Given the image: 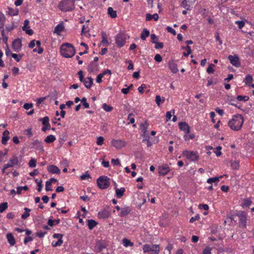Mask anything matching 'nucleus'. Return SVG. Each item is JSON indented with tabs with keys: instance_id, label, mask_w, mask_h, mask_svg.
<instances>
[{
	"instance_id": "1",
	"label": "nucleus",
	"mask_w": 254,
	"mask_h": 254,
	"mask_svg": "<svg viewBox=\"0 0 254 254\" xmlns=\"http://www.w3.org/2000/svg\"><path fill=\"white\" fill-rule=\"evenodd\" d=\"M244 123V118L242 115H234L228 122V126L231 129L238 131L241 129Z\"/></svg>"
},
{
	"instance_id": "2",
	"label": "nucleus",
	"mask_w": 254,
	"mask_h": 254,
	"mask_svg": "<svg viewBox=\"0 0 254 254\" xmlns=\"http://www.w3.org/2000/svg\"><path fill=\"white\" fill-rule=\"evenodd\" d=\"M61 55L64 58H70L75 53V50L74 47L70 43H64L61 47Z\"/></svg>"
},
{
	"instance_id": "3",
	"label": "nucleus",
	"mask_w": 254,
	"mask_h": 254,
	"mask_svg": "<svg viewBox=\"0 0 254 254\" xmlns=\"http://www.w3.org/2000/svg\"><path fill=\"white\" fill-rule=\"evenodd\" d=\"M59 7L62 11H71L74 9V1L72 0H62L59 4Z\"/></svg>"
},
{
	"instance_id": "4",
	"label": "nucleus",
	"mask_w": 254,
	"mask_h": 254,
	"mask_svg": "<svg viewBox=\"0 0 254 254\" xmlns=\"http://www.w3.org/2000/svg\"><path fill=\"white\" fill-rule=\"evenodd\" d=\"M97 184L100 189H106L110 185V179L107 176H101L97 179Z\"/></svg>"
},
{
	"instance_id": "5",
	"label": "nucleus",
	"mask_w": 254,
	"mask_h": 254,
	"mask_svg": "<svg viewBox=\"0 0 254 254\" xmlns=\"http://www.w3.org/2000/svg\"><path fill=\"white\" fill-rule=\"evenodd\" d=\"M236 216L239 218V224L241 227L246 228L247 214L244 211H237Z\"/></svg>"
},
{
	"instance_id": "6",
	"label": "nucleus",
	"mask_w": 254,
	"mask_h": 254,
	"mask_svg": "<svg viewBox=\"0 0 254 254\" xmlns=\"http://www.w3.org/2000/svg\"><path fill=\"white\" fill-rule=\"evenodd\" d=\"M144 253L151 252L153 254H158L159 253L158 245L145 244L143 247Z\"/></svg>"
},
{
	"instance_id": "7",
	"label": "nucleus",
	"mask_w": 254,
	"mask_h": 254,
	"mask_svg": "<svg viewBox=\"0 0 254 254\" xmlns=\"http://www.w3.org/2000/svg\"><path fill=\"white\" fill-rule=\"evenodd\" d=\"M126 39L125 35L123 33H119L115 37V42L119 48H121L125 45Z\"/></svg>"
},
{
	"instance_id": "8",
	"label": "nucleus",
	"mask_w": 254,
	"mask_h": 254,
	"mask_svg": "<svg viewBox=\"0 0 254 254\" xmlns=\"http://www.w3.org/2000/svg\"><path fill=\"white\" fill-rule=\"evenodd\" d=\"M111 143L112 145L117 149H120L127 145V142L124 139H113Z\"/></svg>"
},
{
	"instance_id": "9",
	"label": "nucleus",
	"mask_w": 254,
	"mask_h": 254,
	"mask_svg": "<svg viewBox=\"0 0 254 254\" xmlns=\"http://www.w3.org/2000/svg\"><path fill=\"white\" fill-rule=\"evenodd\" d=\"M183 154L187 157V158L191 161H195L198 158L197 153L193 151H184Z\"/></svg>"
},
{
	"instance_id": "10",
	"label": "nucleus",
	"mask_w": 254,
	"mask_h": 254,
	"mask_svg": "<svg viewBox=\"0 0 254 254\" xmlns=\"http://www.w3.org/2000/svg\"><path fill=\"white\" fill-rule=\"evenodd\" d=\"M228 59L233 65L237 67L240 66L241 64L240 62V59L237 55H234L233 56L229 55Z\"/></svg>"
},
{
	"instance_id": "11",
	"label": "nucleus",
	"mask_w": 254,
	"mask_h": 254,
	"mask_svg": "<svg viewBox=\"0 0 254 254\" xmlns=\"http://www.w3.org/2000/svg\"><path fill=\"white\" fill-rule=\"evenodd\" d=\"M22 42L21 40L19 38L15 39L13 40L12 44V48L16 52H18L21 50Z\"/></svg>"
},
{
	"instance_id": "12",
	"label": "nucleus",
	"mask_w": 254,
	"mask_h": 254,
	"mask_svg": "<svg viewBox=\"0 0 254 254\" xmlns=\"http://www.w3.org/2000/svg\"><path fill=\"white\" fill-rule=\"evenodd\" d=\"M18 163L19 161L18 157L16 155H13L9 159L8 163L5 164V168L12 167L14 165H18Z\"/></svg>"
},
{
	"instance_id": "13",
	"label": "nucleus",
	"mask_w": 254,
	"mask_h": 254,
	"mask_svg": "<svg viewBox=\"0 0 254 254\" xmlns=\"http://www.w3.org/2000/svg\"><path fill=\"white\" fill-rule=\"evenodd\" d=\"M170 171V169L167 164H163L158 167V173L160 175L165 176Z\"/></svg>"
},
{
	"instance_id": "14",
	"label": "nucleus",
	"mask_w": 254,
	"mask_h": 254,
	"mask_svg": "<svg viewBox=\"0 0 254 254\" xmlns=\"http://www.w3.org/2000/svg\"><path fill=\"white\" fill-rule=\"evenodd\" d=\"M111 213L110 211L107 209H104L102 211H100L98 213V217L99 219H107L109 217Z\"/></svg>"
},
{
	"instance_id": "15",
	"label": "nucleus",
	"mask_w": 254,
	"mask_h": 254,
	"mask_svg": "<svg viewBox=\"0 0 254 254\" xmlns=\"http://www.w3.org/2000/svg\"><path fill=\"white\" fill-rule=\"evenodd\" d=\"M179 127L180 130L184 131L186 133H189L190 132V128L188 124L186 122H180Z\"/></svg>"
},
{
	"instance_id": "16",
	"label": "nucleus",
	"mask_w": 254,
	"mask_h": 254,
	"mask_svg": "<svg viewBox=\"0 0 254 254\" xmlns=\"http://www.w3.org/2000/svg\"><path fill=\"white\" fill-rule=\"evenodd\" d=\"M29 23V21L28 20L26 19L24 20L22 30L25 31L26 34L29 35H32L33 34V31L32 29H30L29 26H28Z\"/></svg>"
},
{
	"instance_id": "17",
	"label": "nucleus",
	"mask_w": 254,
	"mask_h": 254,
	"mask_svg": "<svg viewBox=\"0 0 254 254\" xmlns=\"http://www.w3.org/2000/svg\"><path fill=\"white\" fill-rule=\"evenodd\" d=\"M32 144L33 145V147L35 148L36 149L41 150V151H44V147L43 146V143L41 141H39L38 139L34 140L32 143Z\"/></svg>"
},
{
	"instance_id": "18",
	"label": "nucleus",
	"mask_w": 254,
	"mask_h": 254,
	"mask_svg": "<svg viewBox=\"0 0 254 254\" xmlns=\"http://www.w3.org/2000/svg\"><path fill=\"white\" fill-rule=\"evenodd\" d=\"M9 132L8 130H5L2 133L1 143L3 145L7 144V141L9 139Z\"/></svg>"
},
{
	"instance_id": "19",
	"label": "nucleus",
	"mask_w": 254,
	"mask_h": 254,
	"mask_svg": "<svg viewBox=\"0 0 254 254\" xmlns=\"http://www.w3.org/2000/svg\"><path fill=\"white\" fill-rule=\"evenodd\" d=\"M169 69L173 73H176L178 71L177 64L173 61H169L168 63Z\"/></svg>"
},
{
	"instance_id": "20",
	"label": "nucleus",
	"mask_w": 254,
	"mask_h": 254,
	"mask_svg": "<svg viewBox=\"0 0 254 254\" xmlns=\"http://www.w3.org/2000/svg\"><path fill=\"white\" fill-rule=\"evenodd\" d=\"M95 246L97 248L98 253H101L103 249L106 248V244L101 240H99L96 242Z\"/></svg>"
},
{
	"instance_id": "21",
	"label": "nucleus",
	"mask_w": 254,
	"mask_h": 254,
	"mask_svg": "<svg viewBox=\"0 0 254 254\" xmlns=\"http://www.w3.org/2000/svg\"><path fill=\"white\" fill-rule=\"evenodd\" d=\"M48 171L52 174H60L61 171L58 167L54 165H50L47 168Z\"/></svg>"
},
{
	"instance_id": "22",
	"label": "nucleus",
	"mask_w": 254,
	"mask_h": 254,
	"mask_svg": "<svg viewBox=\"0 0 254 254\" xmlns=\"http://www.w3.org/2000/svg\"><path fill=\"white\" fill-rule=\"evenodd\" d=\"M82 82L87 88L89 89L93 84V79L91 77H88L85 78Z\"/></svg>"
},
{
	"instance_id": "23",
	"label": "nucleus",
	"mask_w": 254,
	"mask_h": 254,
	"mask_svg": "<svg viewBox=\"0 0 254 254\" xmlns=\"http://www.w3.org/2000/svg\"><path fill=\"white\" fill-rule=\"evenodd\" d=\"M131 209L129 207H125L121 209L120 214L121 217H126L131 212Z\"/></svg>"
},
{
	"instance_id": "24",
	"label": "nucleus",
	"mask_w": 254,
	"mask_h": 254,
	"mask_svg": "<svg viewBox=\"0 0 254 254\" xmlns=\"http://www.w3.org/2000/svg\"><path fill=\"white\" fill-rule=\"evenodd\" d=\"M64 29V25L63 22L58 24L55 28L54 33L60 35L62 31Z\"/></svg>"
},
{
	"instance_id": "25",
	"label": "nucleus",
	"mask_w": 254,
	"mask_h": 254,
	"mask_svg": "<svg viewBox=\"0 0 254 254\" xmlns=\"http://www.w3.org/2000/svg\"><path fill=\"white\" fill-rule=\"evenodd\" d=\"M252 203V200L249 198H245L243 200V202L241 204V206L243 208H245L246 207H249Z\"/></svg>"
},
{
	"instance_id": "26",
	"label": "nucleus",
	"mask_w": 254,
	"mask_h": 254,
	"mask_svg": "<svg viewBox=\"0 0 254 254\" xmlns=\"http://www.w3.org/2000/svg\"><path fill=\"white\" fill-rule=\"evenodd\" d=\"M223 177L222 176H220L218 177L210 178L207 180V183L211 184L212 183H214L215 186L217 185L218 182L219 181L220 179Z\"/></svg>"
},
{
	"instance_id": "27",
	"label": "nucleus",
	"mask_w": 254,
	"mask_h": 254,
	"mask_svg": "<svg viewBox=\"0 0 254 254\" xmlns=\"http://www.w3.org/2000/svg\"><path fill=\"white\" fill-rule=\"evenodd\" d=\"M6 239L8 243L11 246H14L15 244V239L11 233H8L6 235Z\"/></svg>"
},
{
	"instance_id": "28",
	"label": "nucleus",
	"mask_w": 254,
	"mask_h": 254,
	"mask_svg": "<svg viewBox=\"0 0 254 254\" xmlns=\"http://www.w3.org/2000/svg\"><path fill=\"white\" fill-rule=\"evenodd\" d=\"M19 10L17 8H13L11 7L8 8V11H7V14L10 16H15L18 15Z\"/></svg>"
},
{
	"instance_id": "29",
	"label": "nucleus",
	"mask_w": 254,
	"mask_h": 254,
	"mask_svg": "<svg viewBox=\"0 0 254 254\" xmlns=\"http://www.w3.org/2000/svg\"><path fill=\"white\" fill-rule=\"evenodd\" d=\"M98 64L91 62L87 66V70L89 72L92 73L94 71L95 68L97 67Z\"/></svg>"
},
{
	"instance_id": "30",
	"label": "nucleus",
	"mask_w": 254,
	"mask_h": 254,
	"mask_svg": "<svg viewBox=\"0 0 254 254\" xmlns=\"http://www.w3.org/2000/svg\"><path fill=\"white\" fill-rule=\"evenodd\" d=\"M150 35V32L147 29H144L141 34L140 38L142 40H145Z\"/></svg>"
},
{
	"instance_id": "31",
	"label": "nucleus",
	"mask_w": 254,
	"mask_h": 254,
	"mask_svg": "<svg viewBox=\"0 0 254 254\" xmlns=\"http://www.w3.org/2000/svg\"><path fill=\"white\" fill-rule=\"evenodd\" d=\"M108 14L112 18H115L117 17V11L114 10V9L111 7H108Z\"/></svg>"
},
{
	"instance_id": "32",
	"label": "nucleus",
	"mask_w": 254,
	"mask_h": 254,
	"mask_svg": "<svg viewBox=\"0 0 254 254\" xmlns=\"http://www.w3.org/2000/svg\"><path fill=\"white\" fill-rule=\"evenodd\" d=\"M125 191V189L124 188H122L121 189H116V196L118 198H121L123 196L124 192Z\"/></svg>"
},
{
	"instance_id": "33",
	"label": "nucleus",
	"mask_w": 254,
	"mask_h": 254,
	"mask_svg": "<svg viewBox=\"0 0 254 254\" xmlns=\"http://www.w3.org/2000/svg\"><path fill=\"white\" fill-rule=\"evenodd\" d=\"M97 224V223L93 219L88 220L87 225L90 230L93 229Z\"/></svg>"
},
{
	"instance_id": "34",
	"label": "nucleus",
	"mask_w": 254,
	"mask_h": 254,
	"mask_svg": "<svg viewBox=\"0 0 254 254\" xmlns=\"http://www.w3.org/2000/svg\"><path fill=\"white\" fill-rule=\"evenodd\" d=\"M140 128L143 135H145L148 129V124L147 123L145 122L144 124H141L140 126Z\"/></svg>"
},
{
	"instance_id": "35",
	"label": "nucleus",
	"mask_w": 254,
	"mask_h": 254,
	"mask_svg": "<svg viewBox=\"0 0 254 254\" xmlns=\"http://www.w3.org/2000/svg\"><path fill=\"white\" fill-rule=\"evenodd\" d=\"M56 139V137L53 135H48L45 139V141L47 143H51L53 142Z\"/></svg>"
},
{
	"instance_id": "36",
	"label": "nucleus",
	"mask_w": 254,
	"mask_h": 254,
	"mask_svg": "<svg viewBox=\"0 0 254 254\" xmlns=\"http://www.w3.org/2000/svg\"><path fill=\"white\" fill-rule=\"evenodd\" d=\"M24 210L25 211L21 215V218L23 219L27 218L30 216L29 212L31 211V209L27 207H25Z\"/></svg>"
},
{
	"instance_id": "37",
	"label": "nucleus",
	"mask_w": 254,
	"mask_h": 254,
	"mask_svg": "<svg viewBox=\"0 0 254 254\" xmlns=\"http://www.w3.org/2000/svg\"><path fill=\"white\" fill-rule=\"evenodd\" d=\"M35 181L38 186L37 190L38 192H40L43 188L42 180L36 179Z\"/></svg>"
},
{
	"instance_id": "38",
	"label": "nucleus",
	"mask_w": 254,
	"mask_h": 254,
	"mask_svg": "<svg viewBox=\"0 0 254 254\" xmlns=\"http://www.w3.org/2000/svg\"><path fill=\"white\" fill-rule=\"evenodd\" d=\"M188 3H189L188 1H187L186 0H184L182 2L181 6L184 7L187 10H190V4H188Z\"/></svg>"
},
{
	"instance_id": "39",
	"label": "nucleus",
	"mask_w": 254,
	"mask_h": 254,
	"mask_svg": "<svg viewBox=\"0 0 254 254\" xmlns=\"http://www.w3.org/2000/svg\"><path fill=\"white\" fill-rule=\"evenodd\" d=\"M39 121L40 122H41L42 123V124L44 126H47L48 125H50L49 124V118L46 116L43 118H40L39 119Z\"/></svg>"
},
{
	"instance_id": "40",
	"label": "nucleus",
	"mask_w": 254,
	"mask_h": 254,
	"mask_svg": "<svg viewBox=\"0 0 254 254\" xmlns=\"http://www.w3.org/2000/svg\"><path fill=\"white\" fill-rule=\"evenodd\" d=\"M165 101L164 98L161 99L160 96L157 95L155 97V102L157 105L159 106L161 103H163Z\"/></svg>"
},
{
	"instance_id": "41",
	"label": "nucleus",
	"mask_w": 254,
	"mask_h": 254,
	"mask_svg": "<svg viewBox=\"0 0 254 254\" xmlns=\"http://www.w3.org/2000/svg\"><path fill=\"white\" fill-rule=\"evenodd\" d=\"M231 166L232 169L237 170L239 168V162L237 160H235L231 163Z\"/></svg>"
},
{
	"instance_id": "42",
	"label": "nucleus",
	"mask_w": 254,
	"mask_h": 254,
	"mask_svg": "<svg viewBox=\"0 0 254 254\" xmlns=\"http://www.w3.org/2000/svg\"><path fill=\"white\" fill-rule=\"evenodd\" d=\"M102 35V41L101 43L104 45H106L108 44V41L107 40V37H106V34L104 32H102L101 33Z\"/></svg>"
},
{
	"instance_id": "43",
	"label": "nucleus",
	"mask_w": 254,
	"mask_h": 254,
	"mask_svg": "<svg viewBox=\"0 0 254 254\" xmlns=\"http://www.w3.org/2000/svg\"><path fill=\"white\" fill-rule=\"evenodd\" d=\"M123 243L124 246L126 247H127L128 246H132L133 245V244L132 242H131L130 240L126 238L123 239Z\"/></svg>"
},
{
	"instance_id": "44",
	"label": "nucleus",
	"mask_w": 254,
	"mask_h": 254,
	"mask_svg": "<svg viewBox=\"0 0 254 254\" xmlns=\"http://www.w3.org/2000/svg\"><path fill=\"white\" fill-rule=\"evenodd\" d=\"M102 108L105 111L108 112L112 111L113 109V108L112 106L107 105L106 103H104L102 105Z\"/></svg>"
},
{
	"instance_id": "45",
	"label": "nucleus",
	"mask_w": 254,
	"mask_h": 254,
	"mask_svg": "<svg viewBox=\"0 0 254 254\" xmlns=\"http://www.w3.org/2000/svg\"><path fill=\"white\" fill-rule=\"evenodd\" d=\"M252 81L253 77L251 75H247L244 79L245 84L247 85L250 84L252 82Z\"/></svg>"
},
{
	"instance_id": "46",
	"label": "nucleus",
	"mask_w": 254,
	"mask_h": 254,
	"mask_svg": "<svg viewBox=\"0 0 254 254\" xmlns=\"http://www.w3.org/2000/svg\"><path fill=\"white\" fill-rule=\"evenodd\" d=\"M237 99L239 101H244L245 102L249 99V97L248 96L238 95L237 96Z\"/></svg>"
},
{
	"instance_id": "47",
	"label": "nucleus",
	"mask_w": 254,
	"mask_h": 254,
	"mask_svg": "<svg viewBox=\"0 0 254 254\" xmlns=\"http://www.w3.org/2000/svg\"><path fill=\"white\" fill-rule=\"evenodd\" d=\"M8 207L7 202H3L0 204V212H3Z\"/></svg>"
},
{
	"instance_id": "48",
	"label": "nucleus",
	"mask_w": 254,
	"mask_h": 254,
	"mask_svg": "<svg viewBox=\"0 0 254 254\" xmlns=\"http://www.w3.org/2000/svg\"><path fill=\"white\" fill-rule=\"evenodd\" d=\"M215 66V65L213 64H211L209 65L207 69V72L209 74L213 73L214 72V69L213 67Z\"/></svg>"
},
{
	"instance_id": "49",
	"label": "nucleus",
	"mask_w": 254,
	"mask_h": 254,
	"mask_svg": "<svg viewBox=\"0 0 254 254\" xmlns=\"http://www.w3.org/2000/svg\"><path fill=\"white\" fill-rule=\"evenodd\" d=\"M63 243V240L61 239H59L58 240V241L57 242H55V243L54 242H53L52 243V245L54 247H58V246H61Z\"/></svg>"
},
{
	"instance_id": "50",
	"label": "nucleus",
	"mask_w": 254,
	"mask_h": 254,
	"mask_svg": "<svg viewBox=\"0 0 254 254\" xmlns=\"http://www.w3.org/2000/svg\"><path fill=\"white\" fill-rule=\"evenodd\" d=\"M28 165L31 168L35 167L36 166V160L34 158L31 159L29 162Z\"/></svg>"
},
{
	"instance_id": "51",
	"label": "nucleus",
	"mask_w": 254,
	"mask_h": 254,
	"mask_svg": "<svg viewBox=\"0 0 254 254\" xmlns=\"http://www.w3.org/2000/svg\"><path fill=\"white\" fill-rule=\"evenodd\" d=\"M11 57L14 59L16 62H19L22 57V55H18L16 54H11Z\"/></svg>"
},
{
	"instance_id": "52",
	"label": "nucleus",
	"mask_w": 254,
	"mask_h": 254,
	"mask_svg": "<svg viewBox=\"0 0 254 254\" xmlns=\"http://www.w3.org/2000/svg\"><path fill=\"white\" fill-rule=\"evenodd\" d=\"M174 113H175L174 110H172L170 111L167 112L166 113V121H168L170 120V119L172 116V114H174Z\"/></svg>"
},
{
	"instance_id": "53",
	"label": "nucleus",
	"mask_w": 254,
	"mask_h": 254,
	"mask_svg": "<svg viewBox=\"0 0 254 254\" xmlns=\"http://www.w3.org/2000/svg\"><path fill=\"white\" fill-rule=\"evenodd\" d=\"M90 178H91L90 175L89 174L88 171L86 172L84 174H82L80 176V179L82 180H86L87 179Z\"/></svg>"
},
{
	"instance_id": "54",
	"label": "nucleus",
	"mask_w": 254,
	"mask_h": 254,
	"mask_svg": "<svg viewBox=\"0 0 254 254\" xmlns=\"http://www.w3.org/2000/svg\"><path fill=\"white\" fill-rule=\"evenodd\" d=\"M5 21V17L4 15L1 12H0V24L4 25Z\"/></svg>"
},
{
	"instance_id": "55",
	"label": "nucleus",
	"mask_w": 254,
	"mask_h": 254,
	"mask_svg": "<svg viewBox=\"0 0 254 254\" xmlns=\"http://www.w3.org/2000/svg\"><path fill=\"white\" fill-rule=\"evenodd\" d=\"M51 186H52L51 183L50 182H49L47 181L46 182V186H45L46 190V191H52V189L51 188Z\"/></svg>"
},
{
	"instance_id": "56",
	"label": "nucleus",
	"mask_w": 254,
	"mask_h": 254,
	"mask_svg": "<svg viewBox=\"0 0 254 254\" xmlns=\"http://www.w3.org/2000/svg\"><path fill=\"white\" fill-rule=\"evenodd\" d=\"M150 37H151V42L155 44L158 40V38L154 34H151L150 35Z\"/></svg>"
},
{
	"instance_id": "57",
	"label": "nucleus",
	"mask_w": 254,
	"mask_h": 254,
	"mask_svg": "<svg viewBox=\"0 0 254 254\" xmlns=\"http://www.w3.org/2000/svg\"><path fill=\"white\" fill-rule=\"evenodd\" d=\"M104 138L102 136H99L97 138V144L98 145H102L104 143Z\"/></svg>"
},
{
	"instance_id": "58",
	"label": "nucleus",
	"mask_w": 254,
	"mask_h": 254,
	"mask_svg": "<svg viewBox=\"0 0 254 254\" xmlns=\"http://www.w3.org/2000/svg\"><path fill=\"white\" fill-rule=\"evenodd\" d=\"M222 149V147L220 146H217L216 148V150L214 151V152L215 153L216 155L217 156H219L221 155V150Z\"/></svg>"
},
{
	"instance_id": "59",
	"label": "nucleus",
	"mask_w": 254,
	"mask_h": 254,
	"mask_svg": "<svg viewBox=\"0 0 254 254\" xmlns=\"http://www.w3.org/2000/svg\"><path fill=\"white\" fill-rule=\"evenodd\" d=\"M235 23L238 25L240 29H242L245 26V22L243 21H236Z\"/></svg>"
},
{
	"instance_id": "60",
	"label": "nucleus",
	"mask_w": 254,
	"mask_h": 254,
	"mask_svg": "<svg viewBox=\"0 0 254 254\" xmlns=\"http://www.w3.org/2000/svg\"><path fill=\"white\" fill-rule=\"evenodd\" d=\"M111 163L114 166H118L121 165L120 160L118 159H112L111 160Z\"/></svg>"
},
{
	"instance_id": "61",
	"label": "nucleus",
	"mask_w": 254,
	"mask_h": 254,
	"mask_svg": "<svg viewBox=\"0 0 254 254\" xmlns=\"http://www.w3.org/2000/svg\"><path fill=\"white\" fill-rule=\"evenodd\" d=\"M33 106V105L32 103H25L23 105V108L26 110H28L31 108H32Z\"/></svg>"
},
{
	"instance_id": "62",
	"label": "nucleus",
	"mask_w": 254,
	"mask_h": 254,
	"mask_svg": "<svg viewBox=\"0 0 254 254\" xmlns=\"http://www.w3.org/2000/svg\"><path fill=\"white\" fill-rule=\"evenodd\" d=\"M167 31L170 33H172L173 35H176L175 30L170 26H167L166 28Z\"/></svg>"
},
{
	"instance_id": "63",
	"label": "nucleus",
	"mask_w": 254,
	"mask_h": 254,
	"mask_svg": "<svg viewBox=\"0 0 254 254\" xmlns=\"http://www.w3.org/2000/svg\"><path fill=\"white\" fill-rule=\"evenodd\" d=\"M89 31V29L87 26L83 25L82 28L81 34L87 33Z\"/></svg>"
},
{
	"instance_id": "64",
	"label": "nucleus",
	"mask_w": 254,
	"mask_h": 254,
	"mask_svg": "<svg viewBox=\"0 0 254 254\" xmlns=\"http://www.w3.org/2000/svg\"><path fill=\"white\" fill-rule=\"evenodd\" d=\"M154 60L156 62L160 63L162 61V58L160 55L156 54L155 56Z\"/></svg>"
}]
</instances>
